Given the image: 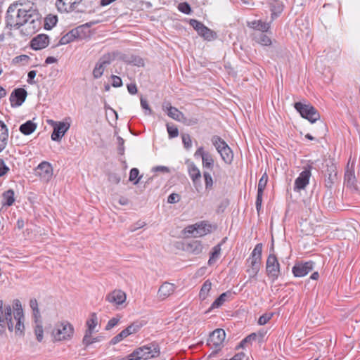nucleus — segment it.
I'll return each instance as SVG.
<instances>
[{
	"instance_id": "nucleus-43",
	"label": "nucleus",
	"mask_w": 360,
	"mask_h": 360,
	"mask_svg": "<svg viewBox=\"0 0 360 360\" xmlns=\"http://www.w3.org/2000/svg\"><path fill=\"white\" fill-rule=\"evenodd\" d=\"M218 228L216 223L204 221V236L214 232Z\"/></svg>"
},
{
	"instance_id": "nucleus-21",
	"label": "nucleus",
	"mask_w": 360,
	"mask_h": 360,
	"mask_svg": "<svg viewBox=\"0 0 360 360\" xmlns=\"http://www.w3.org/2000/svg\"><path fill=\"white\" fill-rule=\"evenodd\" d=\"M186 165H187L188 167L189 176L191 178L196 189L198 191V184L200 183V179L201 177L200 171L196 167V165L189 160L186 161Z\"/></svg>"
},
{
	"instance_id": "nucleus-20",
	"label": "nucleus",
	"mask_w": 360,
	"mask_h": 360,
	"mask_svg": "<svg viewBox=\"0 0 360 360\" xmlns=\"http://www.w3.org/2000/svg\"><path fill=\"white\" fill-rule=\"evenodd\" d=\"M82 0H56V6L60 12H70L73 11L76 6Z\"/></svg>"
},
{
	"instance_id": "nucleus-54",
	"label": "nucleus",
	"mask_w": 360,
	"mask_h": 360,
	"mask_svg": "<svg viewBox=\"0 0 360 360\" xmlns=\"http://www.w3.org/2000/svg\"><path fill=\"white\" fill-rule=\"evenodd\" d=\"M181 138H182V141H183L184 147L186 149L190 148L192 146V143H191V136H189V134H182Z\"/></svg>"
},
{
	"instance_id": "nucleus-17",
	"label": "nucleus",
	"mask_w": 360,
	"mask_h": 360,
	"mask_svg": "<svg viewBox=\"0 0 360 360\" xmlns=\"http://www.w3.org/2000/svg\"><path fill=\"white\" fill-rule=\"evenodd\" d=\"M338 180V177L336 166L334 164L327 165L325 186L328 189H331Z\"/></svg>"
},
{
	"instance_id": "nucleus-27",
	"label": "nucleus",
	"mask_w": 360,
	"mask_h": 360,
	"mask_svg": "<svg viewBox=\"0 0 360 360\" xmlns=\"http://www.w3.org/2000/svg\"><path fill=\"white\" fill-rule=\"evenodd\" d=\"M231 296L232 293L230 291L223 292L212 302L210 308L206 310L205 313H209L212 309L220 307L226 301L229 300Z\"/></svg>"
},
{
	"instance_id": "nucleus-30",
	"label": "nucleus",
	"mask_w": 360,
	"mask_h": 360,
	"mask_svg": "<svg viewBox=\"0 0 360 360\" xmlns=\"http://www.w3.org/2000/svg\"><path fill=\"white\" fill-rule=\"evenodd\" d=\"M8 129L4 122L0 120V153L3 151L8 143Z\"/></svg>"
},
{
	"instance_id": "nucleus-22",
	"label": "nucleus",
	"mask_w": 360,
	"mask_h": 360,
	"mask_svg": "<svg viewBox=\"0 0 360 360\" xmlns=\"http://www.w3.org/2000/svg\"><path fill=\"white\" fill-rule=\"evenodd\" d=\"M345 184L350 188H356V177L354 174V163L349 166V161L346 167L344 178Z\"/></svg>"
},
{
	"instance_id": "nucleus-53",
	"label": "nucleus",
	"mask_w": 360,
	"mask_h": 360,
	"mask_svg": "<svg viewBox=\"0 0 360 360\" xmlns=\"http://www.w3.org/2000/svg\"><path fill=\"white\" fill-rule=\"evenodd\" d=\"M272 316L273 314H264L259 318L258 324L261 326L266 324L272 318Z\"/></svg>"
},
{
	"instance_id": "nucleus-60",
	"label": "nucleus",
	"mask_w": 360,
	"mask_h": 360,
	"mask_svg": "<svg viewBox=\"0 0 360 360\" xmlns=\"http://www.w3.org/2000/svg\"><path fill=\"white\" fill-rule=\"evenodd\" d=\"M9 170L4 161L0 159V177L4 176Z\"/></svg>"
},
{
	"instance_id": "nucleus-61",
	"label": "nucleus",
	"mask_w": 360,
	"mask_h": 360,
	"mask_svg": "<svg viewBox=\"0 0 360 360\" xmlns=\"http://www.w3.org/2000/svg\"><path fill=\"white\" fill-rule=\"evenodd\" d=\"M180 200V196L177 193H172L167 198V202L170 204L176 203Z\"/></svg>"
},
{
	"instance_id": "nucleus-32",
	"label": "nucleus",
	"mask_w": 360,
	"mask_h": 360,
	"mask_svg": "<svg viewBox=\"0 0 360 360\" xmlns=\"http://www.w3.org/2000/svg\"><path fill=\"white\" fill-rule=\"evenodd\" d=\"M252 39L262 46H270L271 40L267 32H254Z\"/></svg>"
},
{
	"instance_id": "nucleus-57",
	"label": "nucleus",
	"mask_w": 360,
	"mask_h": 360,
	"mask_svg": "<svg viewBox=\"0 0 360 360\" xmlns=\"http://www.w3.org/2000/svg\"><path fill=\"white\" fill-rule=\"evenodd\" d=\"M263 193L264 192L257 191L255 205H256L257 211L258 212H259V211L262 208Z\"/></svg>"
},
{
	"instance_id": "nucleus-63",
	"label": "nucleus",
	"mask_w": 360,
	"mask_h": 360,
	"mask_svg": "<svg viewBox=\"0 0 360 360\" xmlns=\"http://www.w3.org/2000/svg\"><path fill=\"white\" fill-rule=\"evenodd\" d=\"M119 322V319L117 318H112L110 319L105 326V330H109L115 326Z\"/></svg>"
},
{
	"instance_id": "nucleus-19",
	"label": "nucleus",
	"mask_w": 360,
	"mask_h": 360,
	"mask_svg": "<svg viewBox=\"0 0 360 360\" xmlns=\"http://www.w3.org/2000/svg\"><path fill=\"white\" fill-rule=\"evenodd\" d=\"M311 176L310 167L305 168L295 181L294 191H300L304 189L309 184Z\"/></svg>"
},
{
	"instance_id": "nucleus-23",
	"label": "nucleus",
	"mask_w": 360,
	"mask_h": 360,
	"mask_svg": "<svg viewBox=\"0 0 360 360\" xmlns=\"http://www.w3.org/2000/svg\"><path fill=\"white\" fill-rule=\"evenodd\" d=\"M37 170L41 178L46 181H49L53 175L52 166L49 162L46 161L41 162L38 165Z\"/></svg>"
},
{
	"instance_id": "nucleus-62",
	"label": "nucleus",
	"mask_w": 360,
	"mask_h": 360,
	"mask_svg": "<svg viewBox=\"0 0 360 360\" xmlns=\"http://www.w3.org/2000/svg\"><path fill=\"white\" fill-rule=\"evenodd\" d=\"M112 79V85L114 87H120L122 86V79L116 75H112L111 77Z\"/></svg>"
},
{
	"instance_id": "nucleus-49",
	"label": "nucleus",
	"mask_w": 360,
	"mask_h": 360,
	"mask_svg": "<svg viewBox=\"0 0 360 360\" xmlns=\"http://www.w3.org/2000/svg\"><path fill=\"white\" fill-rule=\"evenodd\" d=\"M178 9L183 13L190 14L191 12V8L187 2H182L178 5Z\"/></svg>"
},
{
	"instance_id": "nucleus-3",
	"label": "nucleus",
	"mask_w": 360,
	"mask_h": 360,
	"mask_svg": "<svg viewBox=\"0 0 360 360\" xmlns=\"http://www.w3.org/2000/svg\"><path fill=\"white\" fill-rule=\"evenodd\" d=\"M26 9V5L21 8H18L17 4H11L7 9L6 15V27L12 30L20 29L23 25V18L25 17V12Z\"/></svg>"
},
{
	"instance_id": "nucleus-51",
	"label": "nucleus",
	"mask_w": 360,
	"mask_h": 360,
	"mask_svg": "<svg viewBox=\"0 0 360 360\" xmlns=\"http://www.w3.org/2000/svg\"><path fill=\"white\" fill-rule=\"evenodd\" d=\"M167 129L169 134V137L170 139L177 137L179 135V130L174 126H170L169 124H167Z\"/></svg>"
},
{
	"instance_id": "nucleus-18",
	"label": "nucleus",
	"mask_w": 360,
	"mask_h": 360,
	"mask_svg": "<svg viewBox=\"0 0 360 360\" xmlns=\"http://www.w3.org/2000/svg\"><path fill=\"white\" fill-rule=\"evenodd\" d=\"M185 238H201L202 236V221L187 226L183 231Z\"/></svg>"
},
{
	"instance_id": "nucleus-4",
	"label": "nucleus",
	"mask_w": 360,
	"mask_h": 360,
	"mask_svg": "<svg viewBox=\"0 0 360 360\" xmlns=\"http://www.w3.org/2000/svg\"><path fill=\"white\" fill-rule=\"evenodd\" d=\"M211 145L214 147L221 160L226 165H231L233 161V152L227 143L219 136L212 135L208 139Z\"/></svg>"
},
{
	"instance_id": "nucleus-1",
	"label": "nucleus",
	"mask_w": 360,
	"mask_h": 360,
	"mask_svg": "<svg viewBox=\"0 0 360 360\" xmlns=\"http://www.w3.org/2000/svg\"><path fill=\"white\" fill-rule=\"evenodd\" d=\"M22 24L20 33L25 36H32L41 28V15L34 4L32 6L26 5Z\"/></svg>"
},
{
	"instance_id": "nucleus-45",
	"label": "nucleus",
	"mask_w": 360,
	"mask_h": 360,
	"mask_svg": "<svg viewBox=\"0 0 360 360\" xmlns=\"http://www.w3.org/2000/svg\"><path fill=\"white\" fill-rule=\"evenodd\" d=\"M212 162H218L216 156L209 151H204V169H205V165Z\"/></svg>"
},
{
	"instance_id": "nucleus-33",
	"label": "nucleus",
	"mask_w": 360,
	"mask_h": 360,
	"mask_svg": "<svg viewBox=\"0 0 360 360\" xmlns=\"http://www.w3.org/2000/svg\"><path fill=\"white\" fill-rule=\"evenodd\" d=\"M163 108L167 110V115L175 120H182L184 118V115L179 111L176 108L172 107L168 103L163 105Z\"/></svg>"
},
{
	"instance_id": "nucleus-29",
	"label": "nucleus",
	"mask_w": 360,
	"mask_h": 360,
	"mask_svg": "<svg viewBox=\"0 0 360 360\" xmlns=\"http://www.w3.org/2000/svg\"><path fill=\"white\" fill-rule=\"evenodd\" d=\"M175 290V285L173 283L165 282L158 290V296L164 300L172 295Z\"/></svg>"
},
{
	"instance_id": "nucleus-47",
	"label": "nucleus",
	"mask_w": 360,
	"mask_h": 360,
	"mask_svg": "<svg viewBox=\"0 0 360 360\" xmlns=\"http://www.w3.org/2000/svg\"><path fill=\"white\" fill-rule=\"evenodd\" d=\"M268 175L265 172L259 180L257 191L264 192L268 182Z\"/></svg>"
},
{
	"instance_id": "nucleus-31",
	"label": "nucleus",
	"mask_w": 360,
	"mask_h": 360,
	"mask_svg": "<svg viewBox=\"0 0 360 360\" xmlns=\"http://www.w3.org/2000/svg\"><path fill=\"white\" fill-rule=\"evenodd\" d=\"M185 250L187 252L195 255L201 253L202 250L201 240L192 239L191 241L187 243Z\"/></svg>"
},
{
	"instance_id": "nucleus-35",
	"label": "nucleus",
	"mask_w": 360,
	"mask_h": 360,
	"mask_svg": "<svg viewBox=\"0 0 360 360\" xmlns=\"http://www.w3.org/2000/svg\"><path fill=\"white\" fill-rule=\"evenodd\" d=\"M37 124L32 120H28L20 126L19 130L24 135H30L35 131Z\"/></svg>"
},
{
	"instance_id": "nucleus-28",
	"label": "nucleus",
	"mask_w": 360,
	"mask_h": 360,
	"mask_svg": "<svg viewBox=\"0 0 360 360\" xmlns=\"http://www.w3.org/2000/svg\"><path fill=\"white\" fill-rule=\"evenodd\" d=\"M224 242V239L221 243L212 248L211 252H210V258L207 262V264L209 266H213L219 259L221 254V245Z\"/></svg>"
},
{
	"instance_id": "nucleus-9",
	"label": "nucleus",
	"mask_w": 360,
	"mask_h": 360,
	"mask_svg": "<svg viewBox=\"0 0 360 360\" xmlns=\"http://www.w3.org/2000/svg\"><path fill=\"white\" fill-rule=\"evenodd\" d=\"M15 310L13 311L14 321L15 322V333L16 335L23 336L25 326L24 321L25 317L23 314V311L21 307L20 302L18 300H15Z\"/></svg>"
},
{
	"instance_id": "nucleus-6",
	"label": "nucleus",
	"mask_w": 360,
	"mask_h": 360,
	"mask_svg": "<svg viewBox=\"0 0 360 360\" xmlns=\"http://www.w3.org/2000/svg\"><path fill=\"white\" fill-rule=\"evenodd\" d=\"M262 243H257L247 260L248 262H250L247 271L251 278L256 276L259 271L262 262Z\"/></svg>"
},
{
	"instance_id": "nucleus-36",
	"label": "nucleus",
	"mask_w": 360,
	"mask_h": 360,
	"mask_svg": "<svg viewBox=\"0 0 360 360\" xmlns=\"http://www.w3.org/2000/svg\"><path fill=\"white\" fill-rule=\"evenodd\" d=\"M34 321L35 323L34 333H35L37 340L39 342H41L43 340V338H44V335H43L44 330H43V326H42L41 318L34 319Z\"/></svg>"
},
{
	"instance_id": "nucleus-34",
	"label": "nucleus",
	"mask_w": 360,
	"mask_h": 360,
	"mask_svg": "<svg viewBox=\"0 0 360 360\" xmlns=\"http://www.w3.org/2000/svg\"><path fill=\"white\" fill-rule=\"evenodd\" d=\"M269 4L272 18H274V16L277 17L279 14L282 13L283 10V4L281 1L272 0Z\"/></svg>"
},
{
	"instance_id": "nucleus-40",
	"label": "nucleus",
	"mask_w": 360,
	"mask_h": 360,
	"mask_svg": "<svg viewBox=\"0 0 360 360\" xmlns=\"http://www.w3.org/2000/svg\"><path fill=\"white\" fill-rule=\"evenodd\" d=\"M58 22V18L56 15H48L44 19V29L51 30L53 27Z\"/></svg>"
},
{
	"instance_id": "nucleus-37",
	"label": "nucleus",
	"mask_w": 360,
	"mask_h": 360,
	"mask_svg": "<svg viewBox=\"0 0 360 360\" xmlns=\"http://www.w3.org/2000/svg\"><path fill=\"white\" fill-rule=\"evenodd\" d=\"M98 324V317L96 313H91L90 318L86 321V326L88 327L86 332L93 333L94 328Z\"/></svg>"
},
{
	"instance_id": "nucleus-2",
	"label": "nucleus",
	"mask_w": 360,
	"mask_h": 360,
	"mask_svg": "<svg viewBox=\"0 0 360 360\" xmlns=\"http://www.w3.org/2000/svg\"><path fill=\"white\" fill-rule=\"evenodd\" d=\"M221 171L222 169L219 162H212L211 164L205 165L204 182L207 195L216 188L217 181L221 177Z\"/></svg>"
},
{
	"instance_id": "nucleus-59",
	"label": "nucleus",
	"mask_w": 360,
	"mask_h": 360,
	"mask_svg": "<svg viewBox=\"0 0 360 360\" xmlns=\"http://www.w3.org/2000/svg\"><path fill=\"white\" fill-rule=\"evenodd\" d=\"M91 334L92 333H89L88 332H85V335L83 338V340H82V343L86 346H89L91 344L94 343V341H92V338H91Z\"/></svg>"
},
{
	"instance_id": "nucleus-64",
	"label": "nucleus",
	"mask_w": 360,
	"mask_h": 360,
	"mask_svg": "<svg viewBox=\"0 0 360 360\" xmlns=\"http://www.w3.org/2000/svg\"><path fill=\"white\" fill-rule=\"evenodd\" d=\"M117 143H118V153L120 154V155H122L124 153V140L120 137V136H118L117 137Z\"/></svg>"
},
{
	"instance_id": "nucleus-44",
	"label": "nucleus",
	"mask_w": 360,
	"mask_h": 360,
	"mask_svg": "<svg viewBox=\"0 0 360 360\" xmlns=\"http://www.w3.org/2000/svg\"><path fill=\"white\" fill-rule=\"evenodd\" d=\"M139 171L137 168H132L131 170H130V173H129V180L131 182L134 183V184H137L141 176H139Z\"/></svg>"
},
{
	"instance_id": "nucleus-13",
	"label": "nucleus",
	"mask_w": 360,
	"mask_h": 360,
	"mask_svg": "<svg viewBox=\"0 0 360 360\" xmlns=\"http://www.w3.org/2000/svg\"><path fill=\"white\" fill-rule=\"evenodd\" d=\"M136 351L139 352L141 359L145 360L158 356L160 354V347L155 342L139 347L136 349Z\"/></svg>"
},
{
	"instance_id": "nucleus-55",
	"label": "nucleus",
	"mask_w": 360,
	"mask_h": 360,
	"mask_svg": "<svg viewBox=\"0 0 360 360\" xmlns=\"http://www.w3.org/2000/svg\"><path fill=\"white\" fill-rule=\"evenodd\" d=\"M30 58L27 55H20L18 56H16L13 58V61L14 63H22V64L27 63L29 60Z\"/></svg>"
},
{
	"instance_id": "nucleus-39",
	"label": "nucleus",
	"mask_w": 360,
	"mask_h": 360,
	"mask_svg": "<svg viewBox=\"0 0 360 360\" xmlns=\"http://www.w3.org/2000/svg\"><path fill=\"white\" fill-rule=\"evenodd\" d=\"M76 31L70 30L67 34H65L64 36H63L58 45H64L69 44L70 42L74 41L75 39H77L75 35Z\"/></svg>"
},
{
	"instance_id": "nucleus-10",
	"label": "nucleus",
	"mask_w": 360,
	"mask_h": 360,
	"mask_svg": "<svg viewBox=\"0 0 360 360\" xmlns=\"http://www.w3.org/2000/svg\"><path fill=\"white\" fill-rule=\"evenodd\" d=\"M74 328L68 322L61 323L56 326L53 335L56 341H61L71 338L73 335Z\"/></svg>"
},
{
	"instance_id": "nucleus-25",
	"label": "nucleus",
	"mask_w": 360,
	"mask_h": 360,
	"mask_svg": "<svg viewBox=\"0 0 360 360\" xmlns=\"http://www.w3.org/2000/svg\"><path fill=\"white\" fill-rule=\"evenodd\" d=\"M49 37L46 34H41L33 38L31 41V47L34 50H40L49 45Z\"/></svg>"
},
{
	"instance_id": "nucleus-38",
	"label": "nucleus",
	"mask_w": 360,
	"mask_h": 360,
	"mask_svg": "<svg viewBox=\"0 0 360 360\" xmlns=\"http://www.w3.org/2000/svg\"><path fill=\"white\" fill-rule=\"evenodd\" d=\"M4 205L11 206L15 201L14 191L9 189L3 193Z\"/></svg>"
},
{
	"instance_id": "nucleus-14",
	"label": "nucleus",
	"mask_w": 360,
	"mask_h": 360,
	"mask_svg": "<svg viewBox=\"0 0 360 360\" xmlns=\"http://www.w3.org/2000/svg\"><path fill=\"white\" fill-rule=\"evenodd\" d=\"M53 127L51 134V139L55 141H60L63 136L70 129V124L68 122L51 121Z\"/></svg>"
},
{
	"instance_id": "nucleus-24",
	"label": "nucleus",
	"mask_w": 360,
	"mask_h": 360,
	"mask_svg": "<svg viewBox=\"0 0 360 360\" xmlns=\"http://www.w3.org/2000/svg\"><path fill=\"white\" fill-rule=\"evenodd\" d=\"M105 300L110 303L120 305L125 302L126 294L120 290H114L106 296Z\"/></svg>"
},
{
	"instance_id": "nucleus-42",
	"label": "nucleus",
	"mask_w": 360,
	"mask_h": 360,
	"mask_svg": "<svg viewBox=\"0 0 360 360\" xmlns=\"http://www.w3.org/2000/svg\"><path fill=\"white\" fill-rule=\"evenodd\" d=\"M30 307L32 310L33 319H41V314L38 307L37 300L34 298L30 300Z\"/></svg>"
},
{
	"instance_id": "nucleus-5",
	"label": "nucleus",
	"mask_w": 360,
	"mask_h": 360,
	"mask_svg": "<svg viewBox=\"0 0 360 360\" xmlns=\"http://www.w3.org/2000/svg\"><path fill=\"white\" fill-rule=\"evenodd\" d=\"M14 316L10 304H4L0 300V335L5 333L6 327L9 331L15 330Z\"/></svg>"
},
{
	"instance_id": "nucleus-56",
	"label": "nucleus",
	"mask_w": 360,
	"mask_h": 360,
	"mask_svg": "<svg viewBox=\"0 0 360 360\" xmlns=\"http://www.w3.org/2000/svg\"><path fill=\"white\" fill-rule=\"evenodd\" d=\"M229 200L228 199H224L221 201L220 204L218 205L217 208V212L221 213L223 212L225 209L229 206Z\"/></svg>"
},
{
	"instance_id": "nucleus-26",
	"label": "nucleus",
	"mask_w": 360,
	"mask_h": 360,
	"mask_svg": "<svg viewBox=\"0 0 360 360\" xmlns=\"http://www.w3.org/2000/svg\"><path fill=\"white\" fill-rule=\"evenodd\" d=\"M247 26L255 30L256 31L255 32H268L271 27V22L255 20L248 21Z\"/></svg>"
},
{
	"instance_id": "nucleus-48",
	"label": "nucleus",
	"mask_w": 360,
	"mask_h": 360,
	"mask_svg": "<svg viewBox=\"0 0 360 360\" xmlns=\"http://www.w3.org/2000/svg\"><path fill=\"white\" fill-rule=\"evenodd\" d=\"M85 30V25H82L72 29V31H76L75 35L77 39H82L86 36Z\"/></svg>"
},
{
	"instance_id": "nucleus-41",
	"label": "nucleus",
	"mask_w": 360,
	"mask_h": 360,
	"mask_svg": "<svg viewBox=\"0 0 360 360\" xmlns=\"http://www.w3.org/2000/svg\"><path fill=\"white\" fill-rule=\"evenodd\" d=\"M218 38V34L216 31L212 30L204 25V40L212 41Z\"/></svg>"
},
{
	"instance_id": "nucleus-52",
	"label": "nucleus",
	"mask_w": 360,
	"mask_h": 360,
	"mask_svg": "<svg viewBox=\"0 0 360 360\" xmlns=\"http://www.w3.org/2000/svg\"><path fill=\"white\" fill-rule=\"evenodd\" d=\"M190 25L198 32L200 35H202V23L195 19H191Z\"/></svg>"
},
{
	"instance_id": "nucleus-16",
	"label": "nucleus",
	"mask_w": 360,
	"mask_h": 360,
	"mask_svg": "<svg viewBox=\"0 0 360 360\" xmlns=\"http://www.w3.org/2000/svg\"><path fill=\"white\" fill-rule=\"evenodd\" d=\"M27 96V91L23 88L15 89L10 95V102L12 107L20 106Z\"/></svg>"
},
{
	"instance_id": "nucleus-50",
	"label": "nucleus",
	"mask_w": 360,
	"mask_h": 360,
	"mask_svg": "<svg viewBox=\"0 0 360 360\" xmlns=\"http://www.w3.org/2000/svg\"><path fill=\"white\" fill-rule=\"evenodd\" d=\"M141 325L137 323H133L125 328L126 331L129 333V335L133 333H136L141 328Z\"/></svg>"
},
{
	"instance_id": "nucleus-15",
	"label": "nucleus",
	"mask_w": 360,
	"mask_h": 360,
	"mask_svg": "<svg viewBox=\"0 0 360 360\" xmlns=\"http://www.w3.org/2000/svg\"><path fill=\"white\" fill-rule=\"evenodd\" d=\"M314 264L312 261L297 262L292 267V272L295 277H303L313 270Z\"/></svg>"
},
{
	"instance_id": "nucleus-8",
	"label": "nucleus",
	"mask_w": 360,
	"mask_h": 360,
	"mask_svg": "<svg viewBox=\"0 0 360 360\" xmlns=\"http://www.w3.org/2000/svg\"><path fill=\"white\" fill-rule=\"evenodd\" d=\"M294 107L303 118L308 120L311 123L315 122L320 118L317 110L309 103L305 104L297 102L294 104Z\"/></svg>"
},
{
	"instance_id": "nucleus-58",
	"label": "nucleus",
	"mask_w": 360,
	"mask_h": 360,
	"mask_svg": "<svg viewBox=\"0 0 360 360\" xmlns=\"http://www.w3.org/2000/svg\"><path fill=\"white\" fill-rule=\"evenodd\" d=\"M108 180L115 184H118L121 181V177L116 173H110L108 175Z\"/></svg>"
},
{
	"instance_id": "nucleus-12",
	"label": "nucleus",
	"mask_w": 360,
	"mask_h": 360,
	"mask_svg": "<svg viewBox=\"0 0 360 360\" xmlns=\"http://www.w3.org/2000/svg\"><path fill=\"white\" fill-rule=\"evenodd\" d=\"M267 275L273 280L278 278L280 274V264L274 253H271L267 257L266 264Z\"/></svg>"
},
{
	"instance_id": "nucleus-11",
	"label": "nucleus",
	"mask_w": 360,
	"mask_h": 360,
	"mask_svg": "<svg viewBox=\"0 0 360 360\" xmlns=\"http://www.w3.org/2000/svg\"><path fill=\"white\" fill-rule=\"evenodd\" d=\"M115 59L114 56L110 53H105L102 56L93 70V76L95 79L100 78L105 70V69L112 63Z\"/></svg>"
},
{
	"instance_id": "nucleus-46",
	"label": "nucleus",
	"mask_w": 360,
	"mask_h": 360,
	"mask_svg": "<svg viewBox=\"0 0 360 360\" xmlns=\"http://www.w3.org/2000/svg\"><path fill=\"white\" fill-rule=\"evenodd\" d=\"M129 336V333L126 331L125 329L122 330L119 334L113 337L110 340L111 345H116L120 341H122L124 338Z\"/></svg>"
},
{
	"instance_id": "nucleus-7",
	"label": "nucleus",
	"mask_w": 360,
	"mask_h": 360,
	"mask_svg": "<svg viewBox=\"0 0 360 360\" xmlns=\"http://www.w3.org/2000/svg\"><path fill=\"white\" fill-rule=\"evenodd\" d=\"M225 338V331L221 328H217L210 334L209 338L207 340V345L214 350L208 356V358L214 356L219 351L221 350Z\"/></svg>"
}]
</instances>
